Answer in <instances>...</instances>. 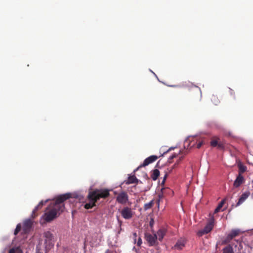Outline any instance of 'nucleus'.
Returning a JSON list of instances; mask_svg holds the SVG:
<instances>
[{
	"label": "nucleus",
	"instance_id": "nucleus-1",
	"mask_svg": "<svg viewBox=\"0 0 253 253\" xmlns=\"http://www.w3.org/2000/svg\"><path fill=\"white\" fill-rule=\"evenodd\" d=\"M71 197V194L66 193L57 197L56 201L50 204L47 209L48 210L42 216V219L46 222H50L58 216L65 209L63 202Z\"/></svg>",
	"mask_w": 253,
	"mask_h": 253
},
{
	"label": "nucleus",
	"instance_id": "nucleus-2",
	"mask_svg": "<svg viewBox=\"0 0 253 253\" xmlns=\"http://www.w3.org/2000/svg\"><path fill=\"white\" fill-rule=\"evenodd\" d=\"M241 233V231L238 229L231 230L225 239L222 241V244H227L230 243H231V244L223 249V253H234L232 246L237 248L238 252L237 253H241V251L243 249L242 240L241 239H234Z\"/></svg>",
	"mask_w": 253,
	"mask_h": 253
},
{
	"label": "nucleus",
	"instance_id": "nucleus-3",
	"mask_svg": "<svg viewBox=\"0 0 253 253\" xmlns=\"http://www.w3.org/2000/svg\"><path fill=\"white\" fill-rule=\"evenodd\" d=\"M53 234L49 231H45L43 233L42 239L39 240L38 244L37 245L36 250L38 253L44 249L45 253L53 247Z\"/></svg>",
	"mask_w": 253,
	"mask_h": 253
},
{
	"label": "nucleus",
	"instance_id": "nucleus-4",
	"mask_svg": "<svg viewBox=\"0 0 253 253\" xmlns=\"http://www.w3.org/2000/svg\"><path fill=\"white\" fill-rule=\"evenodd\" d=\"M89 193V197H92L96 202L100 198H106L110 195L109 190L106 189H95Z\"/></svg>",
	"mask_w": 253,
	"mask_h": 253
},
{
	"label": "nucleus",
	"instance_id": "nucleus-5",
	"mask_svg": "<svg viewBox=\"0 0 253 253\" xmlns=\"http://www.w3.org/2000/svg\"><path fill=\"white\" fill-rule=\"evenodd\" d=\"M115 195H117L116 201L121 204H125L128 201V196L125 191H122L119 193H117L116 191L114 192Z\"/></svg>",
	"mask_w": 253,
	"mask_h": 253
},
{
	"label": "nucleus",
	"instance_id": "nucleus-6",
	"mask_svg": "<svg viewBox=\"0 0 253 253\" xmlns=\"http://www.w3.org/2000/svg\"><path fill=\"white\" fill-rule=\"evenodd\" d=\"M158 157L157 156H155V155H152V156L148 157L144 161L142 164L140 165L135 169L134 170V171H133L134 173H135L136 171H137L141 168L147 166L148 165L156 161L158 159Z\"/></svg>",
	"mask_w": 253,
	"mask_h": 253
},
{
	"label": "nucleus",
	"instance_id": "nucleus-7",
	"mask_svg": "<svg viewBox=\"0 0 253 253\" xmlns=\"http://www.w3.org/2000/svg\"><path fill=\"white\" fill-rule=\"evenodd\" d=\"M122 217L125 219H129L133 216L132 211L131 208L126 207L121 211Z\"/></svg>",
	"mask_w": 253,
	"mask_h": 253
},
{
	"label": "nucleus",
	"instance_id": "nucleus-8",
	"mask_svg": "<svg viewBox=\"0 0 253 253\" xmlns=\"http://www.w3.org/2000/svg\"><path fill=\"white\" fill-rule=\"evenodd\" d=\"M32 225L33 221L31 219H28L25 220L23 222L22 233L24 234H27L29 233Z\"/></svg>",
	"mask_w": 253,
	"mask_h": 253
},
{
	"label": "nucleus",
	"instance_id": "nucleus-9",
	"mask_svg": "<svg viewBox=\"0 0 253 253\" xmlns=\"http://www.w3.org/2000/svg\"><path fill=\"white\" fill-rule=\"evenodd\" d=\"M146 241L149 243V246H153L156 245L157 241V236L156 234L151 235L148 234L145 235Z\"/></svg>",
	"mask_w": 253,
	"mask_h": 253
},
{
	"label": "nucleus",
	"instance_id": "nucleus-10",
	"mask_svg": "<svg viewBox=\"0 0 253 253\" xmlns=\"http://www.w3.org/2000/svg\"><path fill=\"white\" fill-rule=\"evenodd\" d=\"M245 182V179L241 173H239V174L237 176L234 182L233 186L235 188L239 187L241 184L244 183Z\"/></svg>",
	"mask_w": 253,
	"mask_h": 253
},
{
	"label": "nucleus",
	"instance_id": "nucleus-11",
	"mask_svg": "<svg viewBox=\"0 0 253 253\" xmlns=\"http://www.w3.org/2000/svg\"><path fill=\"white\" fill-rule=\"evenodd\" d=\"M214 217L212 216L206 226L203 229L205 231V233L208 234L210 232L213 227Z\"/></svg>",
	"mask_w": 253,
	"mask_h": 253
},
{
	"label": "nucleus",
	"instance_id": "nucleus-12",
	"mask_svg": "<svg viewBox=\"0 0 253 253\" xmlns=\"http://www.w3.org/2000/svg\"><path fill=\"white\" fill-rule=\"evenodd\" d=\"M87 199L89 201V202L87 203H86L84 206V208L85 209H90L92 208L93 207L96 206V201H95L94 199L92 197L90 198L89 197V193H88L87 195Z\"/></svg>",
	"mask_w": 253,
	"mask_h": 253
},
{
	"label": "nucleus",
	"instance_id": "nucleus-13",
	"mask_svg": "<svg viewBox=\"0 0 253 253\" xmlns=\"http://www.w3.org/2000/svg\"><path fill=\"white\" fill-rule=\"evenodd\" d=\"M167 230L165 228H160L156 234L157 236V239L160 241H162L164 236L166 234Z\"/></svg>",
	"mask_w": 253,
	"mask_h": 253
},
{
	"label": "nucleus",
	"instance_id": "nucleus-14",
	"mask_svg": "<svg viewBox=\"0 0 253 253\" xmlns=\"http://www.w3.org/2000/svg\"><path fill=\"white\" fill-rule=\"evenodd\" d=\"M138 182V179L136 177L134 174L130 175L128 176L127 180H125L124 183L126 185L130 184L135 183L137 184Z\"/></svg>",
	"mask_w": 253,
	"mask_h": 253
},
{
	"label": "nucleus",
	"instance_id": "nucleus-15",
	"mask_svg": "<svg viewBox=\"0 0 253 253\" xmlns=\"http://www.w3.org/2000/svg\"><path fill=\"white\" fill-rule=\"evenodd\" d=\"M250 193L249 191L246 192L244 193L243 194H242V195L241 196L240 198H239V201H238V203H237L236 206V207L239 206L241 204H242L248 198V197L250 196Z\"/></svg>",
	"mask_w": 253,
	"mask_h": 253
},
{
	"label": "nucleus",
	"instance_id": "nucleus-16",
	"mask_svg": "<svg viewBox=\"0 0 253 253\" xmlns=\"http://www.w3.org/2000/svg\"><path fill=\"white\" fill-rule=\"evenodd\" d=\"M185 246V242L183 240H178L174 246L175 249L181 250Z\"/></svg>",
	"mask_w": 253,
	"mask_h": 253
},
{
	"label": "nucleus",
	"instance_id": "nucleus-17",
	"mask_svg": "<svg viewBox=\"0 0 253 253\" xmlns=\"http://www.w3.org/2000/svg\"><path fill=\"white\" fill-rule=\"evenodd\" d=\"M160 175V171L157 169H155L152 171V173L151 174V178L153 180H156L157 179L158 177Z\"/></svg>",
	"mask_w": 253,
	"mask_h": 253
},
{
	"label": "nucleus",
	"instance_id": "nucleus-18",
	"mask_svg": "<svg viewBox=\"0 0 253 253\" xmlns=\"http://www.w3.org/2000/svg\"><path fill=\"white\" fill-rule=\"evenodd\" d=\"M8 253H23V252L20 247H16L10 249Z\"/></svg>",
	"mask_w": 253,
	"mask_h": 253
},
{
	"label": "nucleus",
	"instance_id": "nucleus-19",
	"mask_svg": "<svg viewBox=\"0 0 253 253\" xmlns=\"http://www.w3.org/2000/svg\"><path fill=\"white\" fill-rule=\"evenodd\" d=\"M225 202V199L222 200L218 205L216 208L215 209L214 211V213H218L221 209L222 208L223 206L224 205Z\"/></svg>",
	"mask_w": 253,
	"mask_h": 253
},
{
	"label": "nucleus",
	"instance_id": "nucleus-20",
	"mask_svg": "<svg viewBox=\"0 0 253 253\" xmlns=\"http://www.w3.org/2000/svg\"><path fill=\"white\" fill-rule=\"evenodd\" d=\"M154 205L153 200L151 201L150 202L146 203L144 206V209L145 211H147L151 209Z\"/></svg>",
	"mask_w": 253,
	"mask_h": 253
},
{
	"label": "nucleus",
	"instance_id": "nucleus-21",
	"mask_svg": "<svg viewBox=\"0 0 253 253\" xmlns=\"http://www.w3.org/2000/svg\"><path fill=\"white\" fill-rule=\"evenodd\" d=\"M219 138H216V139H213L211 140L210 143H211V145L212 146V147H216L217 146V144H218V143L219 142Z\"/></svg>",
	"mask_w": 253,
	"mask_h": 253
},
{
	"label": "nucleus",
	"instance_id": "nucleus-22",
	"mask_svg": "<svg viewBox=\"0 0 253 253\" xmlns=\"http://www.w3.org/2000/svg\"><path fill=\"white\" fill-rule=\"evenodd\" d=\"M217 146L219 149L223 150L225 148V144L222 141H219Z\"/></svg>",
	"mask_w": 253,
	"mask_h": 253
},
{
	"label": "nucleus",
	"instance_id": "nucleus-23",
	"mask_svg": "<svg viewBox=\"0 0 253 253\" xmlns=\"http://www.w3.org/2000/svg\"><path fill=\"white\" fill-rule=\"evenodd\" d=\"M21 229V225L20 223L18 224L14 231V235H16Z\"/></svg>",
	"mask_w": 253,
	"mask_h": 253
},
{
	"label": "nucleus",
	"instance_id": "nucleus-24",
	"mask_svg": "<svg viewBox=\"0 0 253 253\" xmlns=\"http://www.w3.org/2000/svg\"><path fill=\"white\" fill-rule=\"evenodd\" d=\"M41 208H42V207L41 206H39V204H38L34 209V210L32 212V215L34 217L36 216V212Z\"/></svg>",
	"mask_w": 253,
	"mask_h": 253
},
{
	"label": "nucleus",
	"instance_id": "nucleus-25",
	"mask_svg": "<svg viewBox=\"0 0 253 253\" xmlns=\"http://www.w3.org/2000/svg\"><path fill=\"white\" fill-rule=\"evenodd\" d=\"M211 100L213 102V103L216 105H217L218 103L219 102V101L218 99V98L214 95L212 96Z\"/></svg>",
	"mask_w": 253,
	"mask_h": 253
},
{
	"label": "nucleus",
	"instance_id": "nucleus-26",
	"mask_svg": "<svg viewBox=\"0 0 253 253\" xmlns=\"http://www.w3.org/2000/svg\"><path fill=\"white\" fill-rule=\"evenodd\" d=\"M186 143H188V145H189V147L191 148V147H192L195 146L196 143H197V141H196V142H195V141L193 140H192V141L190 142V143H189V142L188 141V140H186V141L184 142V144H185Z\"/></svg>",
	"mask_w": 253,
	"mask_h": 253
},
{
	"label": "nucleus",
	"instance_id": "nucleus-27",
	"mask_svg": "<svg viewBox=\"0 0 253 253\" xmlns=\"http://www.w3.org/2000/svg\"><path fill=\"white\" fill-rule=\"evenodd\" d=\"M205 231L204 229H202V230H200L199 231H198L197 232V235L199 237H201L203 235H205V234H206L207 233H205Z\"/></svg>",
	"mask_w": 253,
	"mask_h": 253
},
{
	"label": "nucleus",
	"instance_id": "nucleus-28",
	"mask_svg": "<svg viewBox=\"0 0 253 253\" xmlns=\"http://www.w3.org/2000/svg\"><path fill=\"white\" fill-rule=\"evenodd\" d=\"M136 244H137V245L138 247H140L141 245H142V239H141L140 237H138L137 241H136Z\"/></svg>",
	"mask_w": 253,
	"mask_h": 253
},
{
	"label": "nucleus",
	"instance_id": "nucleus-29",
	"mask_svg": "<svg viewBox=\"0 0 253 253\" xmlns=\"http://www.w3.org/2000/svg\"><path fill=\"white\" fill-rule=\"evenodd\" d=\"M239 173H241L242 172H244L246 170V167L241 165L239 167Z\"/></svg>",
	"mask_w": 253,
	"mask_h": 253
},
{
	"label": "nucleus",
	"instance_id": "nucleus-30",
	"mask_svg": "<svg viewBox=\"0 0 253 253\" xmlns=\"http://www.w3.org/2000/svg\"><path fill=\"white\" fill-rule=\"evenodd\" d=\"M229 93L230 94L233 96V97L235 99V91L231 88H229Z\"/></svg>",
	"mask_w": 253,
	"mask_h": 253
},
{
	"label": "nucleus",
	"instance_id": "nucleus-31",
	"mask_svg": "<svg viewBox=\"0 0 253 253\" xmlns=\"http://www.w3.org/2000/svg\"><path fill=\"white\" fill-rule=\"evenodd\" d=\"M133 243L134 244H136V241H137V234L136 232H134L133 233Z\"/></svg>",
	"mask_w": 253,
	"mask_h": 253
},
{
	"label": "nucleus",
	"instance_id": "nucleus-32",
	"mask_svg": "<svg viewBox=\"0 0 253 253\" xmlns=\"http://www.w3.org/2000/svg\"><path fill=\"white\" fill-rule=\"evenodd\" d=\"M203 141H200V142H199L197 144V145H196V147L197 148L199 149V148L201 147V146L203 145Z\"/></svg>",
	"mask_w": 253,
	"mask_h": 253
},
{
	"label": "nucleus",
	"instance_id": "nucleus-33",
	"mask_svg": "<svg viewBox=\"0 0 253 253\" xmlns=\"http://www.w3.org/2000/svg\"><path fill=\"white\" fill-rule=\"evenodd\" d=\"M177 156V154H174L173 155H172L169 158V161L173 159V158H176V157Z\"/></svg>",
	"mask_w": 253,
	"mask_h": 253
},
{
	"label": "nucleus",
	"instance_id": "nucleus-34",
	"mask_svg": "<svg viewBox=\"0 0 253 253\" xmlns=\"http://www.w3.org/2000/svg\"><path fill=\"white\" fill-rule=\"evenodd\" d=\"M47 201V200L43 202V201H41L40 203H39V206H41L42 207V206L45 203H46Z\"/></svg>",
	"mask_w": 253,
	"mask_h": 253
},
{
	"label": "nucleus",
	"instance_id": "nucleus-35",
	"mask_svg": "<svg viewBox=\"0 0 253 253\" xmlns=\"http://www.w3.org/2000/svg\"><path fill=\"white\" fill-rule=\"evenodd\" d=\"M175 165H176V164L173 165L172 167H170V168L168 169V170H169V172H170L172 171V169H173V168L175 167Z\"/></svg>",
	"mask_w": 253,
	"mask_h": 253
},
{
	"label": "nucleus",
	"instance_id": "nucleus-36",
	"mask_svg": "<svg viewBox=\"0 0 253 253\" xmlns=\"http://www.w3.org/2000/svg\"><path fill=\"white\" fill-rule=\"evenodd\" d=\"M167 174H166L165 175V176H164V177L163 180V181H162V183H164L165 182V180H166V178H167Z\"/></svg>",
	"mask_w": 253,
	"mask_h": 253
},
{
	"label": "nucleus",
	"instance_id": "nucleus-37",
	"mask_svg": "<svg viewBox=\"0 0 253 253\" xmlns=\"http://www.w3.org/2000/svg\"><path fill=\"white\" fill-rule=\"evenodd\" d=\"M167 174H166L165 175V176H164V177L163 180V181H162V183H164L165 182V180H166V178H167Z\"/></svg>",
	"mask_w": 253,
	"mask_h": 253
},
{
	"label": "nucleus",
	"instance_id": "nucleus-38",
	"mask_svg": "<svg viewBox=\"0 0 253 253\" xmlns=\"http://www.w3.org/2000/svg\"><path fill=\"white\" fill-rule=\"evenodd\" d=\"M172 149H173V148H169V149L167 151H166V152H165L164 153V154H165L167 153V152H168L169 151H170V150H172Z\"/></svg>",
	"mask_w": 253,
	"mask_h": 253
},
{
	"label": "nucleus",
	"instance_id": "nucleus-39",
	"mask_svg": "<svg viewBox=\"0 0 253 253\" xmlns=\"http://www.w3.org/2000/svg\"><path fill=\"white\" fill-rule=\"evenodd\" d=\"M105 253H109V250H107L105 252Z\"/></svg>",
	"mask_w": 253,
	"mask_h": 253
},
{
	"label": "nucleus",
	"instance_id": "nucleus-40",
	"mask_svg": "<svg viewBox=\"0 0 253 253\" xmlns=\"http://www.w3.org/2000/svg\"><path fill=\"white\" fill-rule=\"evenodd\" d=\"M133 250H135L136 252H137L136 249V248L135 247H133Z\"/></svg>",
	"mask_w": 253,
	"mask_h": 253
},
{
	"label": "nucleus",
	"instance_id": "nucleus-41",
	"mask_svg": "<svg viewBox=\"0 0 253 253\" xmlns=\"http://www.w3.org/2000/svg\"><path fill=\"white\" fill-rule=\"evenodd\" d=\"M252 198L253 199V192L252 194Z\"/></svg>",
	"mask_w": 253,
	"mask_h": 253
},
{
	"label": "nucleus",
	"instance_id": "nucleus-42",
	"mask_svg": "<svg viewBox=\"0 0 253 253\" xmlns=\"http://www.w3.org/2000/svg\"><path fill=\"white\" fill-rule=\"evenodd\" d=\"M150 226H152V223H151V222H150Z\"/></svg>",
	"mask_w": 253,
	"mask_h": 253
}]
</instances>
